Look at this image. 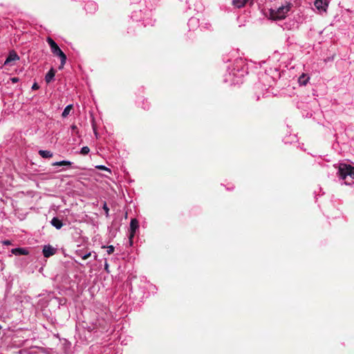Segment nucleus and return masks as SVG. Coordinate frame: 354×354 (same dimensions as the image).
<instances>
[{
    "instance_id": "1",
    "label": "nucleus",
    "mask_w": 354,
    "mask_h": 354,
    "mask_svg": "<svg viewBox=\"0 0 354 354\" xmlns=\"http://www.w3.org/2000/svg\"><path fill=\"white\" fill-rule=\"evenodd\" d=\"M338 174L346 185L354 183V167L345 163H339Z\"/></svg>"
},
{
    "instance_id": "2",
    "label": "nucleus",
    "mask_w": 354,
    "mask_h": 354,
    "mask_svg": "<svg viewBox=\"0 0 354 354\" xmlns=\"http://www.w3.org/2000/svg\"><path fill=\"white\" fill-rule=\"evenodd\" d=\"M291 4L286 3L277 8H271L269 10V18L272 20H281L286 18L288 12L290 11Z\"/></svg>"
},
{
    "instance_id": "3",
    "label": "nucleus",
    "mask_w": 354,
    "mask_h": 354,
    "mask_svg": "<svg viewBox=\"0 0 354 354\" xmlns=\"http://www.w3.org/2000/svg\"><path fill=\"white\" fill-rule=\"evenodd\" d=\"M46 41L49 44L53 54L59 57L61 62V66H59V68H62L66 62V55L63 53V51L51 37H47Z\"/></svg>"
},
{
    "instance_id": "4",
    "label": "nucleus",
    "mask_w": 354,
    "mask_h": 354,
    "mask_svg": "<svg viewBox=\"0 0 354 354\" xmlns=\"http://www.w3.org/2000/svg\"><path fill=\"white\" fill-rule=\"evenodd\" d=\"M139 227V223L138 221L136 218H132L130 222V229H129V239L130 244H132L133 239L134 237L135 233L136 230Z\"/></svg>"
},
{
    "instance_id": "5",
    "label": "nucleus",
    "mask_w": 354,
    "mask_h": 354,
    "mask_svg": "<svg viewBox=\"0 0 354 354\" xmlns=\"http://www.w3.org/2000/svg\"><path fill=\"white\" fill-rule=\"evenodd\" d=\"M314 5L319 12H326L328 7V1L327 0H315Z\"/></svg>"
},
{
    "instance_id": "6",
    "label": "nucleus",
    "mask_w": 354,
    "mask_h": 354,
    "mask_svg": "<svg viewBox=\"0 0 354 354\" xmlns=\"http://www.w3.org/2000/svg\"><path fill=\"white\" fill-rule=\"evenodd\" d=\"M19 59V55L16 53L15 51L12 50L10 52L8 57L6 58V59L4 62V65L12 66L13 64H12V62L17 61Z\"/></svg>"
},
{
    "instance_id": "7",
    "label": "nucleus",
    "mask_w": 354,
    "mask_h": 354,
    "mask_svg": "<svg viewBox=\"0 0 354 354\" xmlns=\"http://www.w3.org/2000/svg\"><path fill=\"white\" fill-rule=\"evenodd\" d=\"M55 252L56 249L50 245H44L43 248V254L46 258L53 256Z\"/></svg>"
},
{
    "instance_id": "8",
    "label": "nucleus",
    "mask_w": 354,
    "mask_h": 354,
    "mask_svg": "<svg viewBox=\"0 0 354 354\" xmlns=\"http://www.w3.org/2000/svg\"><path fill=\"white\" fill-rule=\"evenodd\" d=\"M310 80V76L306 73H302L298 78V83L301 86H306Z\"/></svg>"
},
{
    "instance_id": "9",
    "label": "nucleus",
    "mask_w": 354,
    "mask_h": 354,
    "mask_svg": "<svg viewBox=\"0 0 354 354\" xmlns=\"http://www.w3.org/2000/svg\"><path fill=\"white\" fill-rule=\"evenodd\" d=\"M51 225L57 230H59L63 226L62 221L57 217H53L50 221Z\"/></svg>"
},
{
    "instance_id": "10",
    "label": "nucleus",
    "mask_w": 354,
    "mask_h": 354,
    "mask_svg": "<svg viewBox=\"0 0 354 354\" xmlns=\"http://www.w3.org/2000/svg\"><path fill=\"white\" fill-rule=\"evenodd\" d=\"M11 252L15 255H27L28 254L27 250L21 248H13L11 250Z\"/></svg>"
},
{
    "instance_id": "11",
    "label": "nucleus",
    "mask_w": 354,
    "mask_h": 354,
    "mask_svg": "<svg viewBox=\"0 0 354 354\" xmlns=\"http://www.w3.org/2000/svg\"><path fill=\"white\" fill-rule=\"evenodd\" d=\"M55 75V72L53 68H51L50 70H49L45 76V81L46 82V83L48 84L51 81H53L54 80Z\"/></svg>"
},
{
    "instance_id": "12",
    "label": "nucleus",
    "mask_w": 354,
    "mask_h": 354,
    "mask_svg": "<svg viewBox=\"0 0 354 354\" xmlns=\"http://www.w3.org/2000/svg\"><path fill=\"white\" fill-rule=\"evenodd\" d=\"M71 165L72 162L69 160H62L52 163L53 166H71Z\"/></svg>"
},
{
    "instance_id": "13",
    "label": "nucleus",
    "mask_w": 354,
    "mask_h": 354,
    "mask_svg": "<svg viewBox=\"0 0 354 354\" xmlns=\"http://www.w3.org/2000/svg\"><path fill=\"white\" fill-rule=\"evenodd\" d=\"M39 154L44 158H51L53 156V153L50 151L48 150H39Z\"/></svg>"
},
{
    "instance_id": "14",
    "label": "nucleus",
    "mask_w": 354,
    "mask_h": 354,
    "mask_svg": "<svg viewBox=\"0 0 354 354\" xmlns=\"http://www.w3.org/2000/svg\"><path fill=\"white\" fill-rule=\"evenodd\" d=\"M72 108H73V105L72 104L67 105L65 107V109H64V111H63V112L62 113V117L63 118L67 117L69 115Z\"/></svg>"
},
{
    "instance_id": "15",
    "label": "nucleus",
    "mask_w": 354,
    "mask_h": 354,
    "mask_svg": "<svg viewBox=\"0 0 354 354\" xmlns=\"http://www.w3.org/2000/svg\"><path fill=\"white\" fill-rule=\"evenodd\" d=\"M102 248H106L107 249L106 252L109 254H111L112 253H113V252L115 250V248L113 245H109L107 247H106L105 245H102Z\"/></svg>"
},
{
    "instance_id": "16",
    "label": "nucleus",
    "mask_w": 354,
    "mask_h": 354,
    "mask_svg": "<svg viewBox=\"0 0 354 354\" xmlns=\"http://www.w3.org/2000/svg\"><path fill=\"white\" fill-rule=\"evenodd\" d=\"M96 7H97V6L95 3L89 2V3H86V10H88L90 8L95 10Z\"/></svg>"
},
{
    "instance_id": "17",
    "label": "nucleus",
    "mask_w": 354,
    "mask_h": 354,
    "mask_svg": "<svg viewBox=\"0 0 354 354\" xmlns=\"http://www.w3.org/2000/svg\"><path fill=\"white\" fill-rule=\"evenodd\" d=\"M89 151H90V149L88 147H83L80 150V153L82 155H86L89 153Z\"/></svg>"
},
{
    "instance_id": "18",
    "label": "nucleus",
    "mask_w": 354,
    "mask_h": 354,
    "mask_svg": "<svg viewBox=\"0 0 354 354\" xmlns=\"http://www.w3.org/2000/svg\"><path fill=\"white\" fill-rule=\"evenodd\" d=\"M96 168L101 169V170H105V171H108L109 172H111L110 169H109L108 167H106L104 165H97V166H96Z\"/></svg>"
},
{
    "instance_id": "19",
    "label": "nucleus",
    "mask_w": 354,
    "mask_h": 354,
    "mask_svg": "<svg viewBox=\"0 0 354 354\" xmlns=\"http://www.w3.org/2000/svg\"><path fill=\"white\" fill-rule=\"evenodd\" d=\"M198 21L197 19L195 18H192L189 20L188 24L190 26L191 24H197Z\"/></svg>"
},
{
    "instance_id": "20",
    "label": "nucleus",
    "mask_w": 354,
    "mask_h": 354,
    "mask_svg": "<svg viewBox=\"0 0 354 354\" xmlns=\"http://www.w3.org/2000/svg\"><path fill=\"white\" fill-rule=\"evenodd\" d=\"M103 209L104 210L105 212V214H106V216H109V207H107L106 204L104 203V205H103Z\"/></svg>"
},
{
    "instance_id": "21",
    "label": "nucleus",
    "mask_w": 354,
    "mask_h": 354,
    "mask_svg": "<svg viewBox=\"0 0 354 354\" xmlns=\"http://www.w3.org/2000/svg\"><path fill=\"white\" fill-rule=\"evenodd\" d=\"M91 256V252H88V253H86V254H84L82 255V257H82V259L83 260H86V259H87L88 257H90Z\"/></svg>"
},
{
    "instance_id": "22",
    "label": "nucleus",
    "mask_w": 354,
    "mask_h": 354,
    "mask_svg": "<svg viewBox=\"0 0 354 354\" xmlns=\"http://www.w3.org/2000/svg\"><path fill=\"white\" fill-rule=\"evenodd\" d=\"M1 243L4 245H11V241L9 240H4L1 241Z\"/></svg>"
},
{
    "instance_id": "23",
    "label": "nucleus",
    "mask_w": 354,
    "mask_h": 354,
    "mask_svg": "<svg viewBox=\"0 0 354 354\" xmlns=\"http://www.w3.org/2000/svg\"><path fill=\"white\" fill-rule=\"evenodd\" d=\"M10 81H11L12 83H17V82H18V81H19V78H18V77H14L10 78Z\"/></svg>"
},
{
    "instance_id": "24",
    "label": "nucleus",
    "mask_w": 354,
    "mask_h": 354,
    "mask_svg": "<svg viewBox=\"0 0 354 354\" xmlns=\"http://www.w3.org/2000/svg\"><path fill=\"white\" fill-rule=\"evenodd\" d=\"M32 88L33 90H37V89H38V88H39V86L37 85V83H35V84H33V85H32Z\"/></svg>"
},
{
    "instance_id": "25",
    "label": "nucleus",
    "mask_w": 354,
    "mask_h": 354,
    "mask_svg": "<svg viewBox=\"0 0 354 354\" xmlns=\"http://www.w3.org/2000/svg\"><path fill=\"white\" fill-rule=\"evenodd\" d=\"M109 266L107 263H105V269L106 270L108 268Z\"/></svg>"
}]
</instances>
